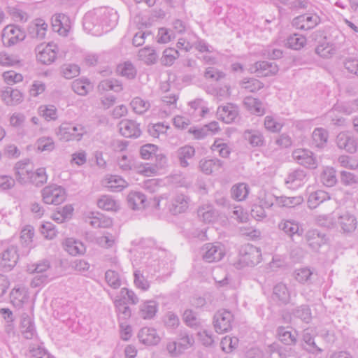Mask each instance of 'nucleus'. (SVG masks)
I'll return each mask as SVG.
<instances>
[{"mask_svg": "<svg viewBox=\"0 0 358 358\" xmlns=\"http://www.w3.org/2000/svg\"><path fill=\"white\" fill-rule=\"evenodd\" d=\"M118 20L117 11L110 8H99L87 13L83 18L84 29L93 34H101L115 27Z\"/></svg>", "mask_w": 358, "mask_h": 358, "instance_id": "f257e3e1", "label": "nucleus"}, {"mask_svg": "<svg viewBox=\"0 0 358 358\" xmlns=\"http://www.w3.org/2000/svg\"><path fill=\"white\" fill-rule=\"evenodd\" d=\"M262 259V253L259 248L251 244H246L241 247L236 268L243 266H254L259 264Z\"/></svg>", "mask_w": 358, "mask_h": 358, "instance_id": "f03ea898", "label": "nucleus"}, {"mask_svg": "<svg viewBox=\"0 0 358 358\" xmlns=\"http://www.w3.org/2000/svg\"><path fill=\"white\" fill-rule=\"evenodd\" d=\"M86 132L85 127L82 124L64 122L59 126L56 134L59 139L69 141H80Z\"/></svg>", "mask_w": 358, "mask_h": 358, "instance_id": "7ed1b4c3", "label": "nucleus"}, {"mask_svg": "<svg viewBox=\"0 0 358 358\" xmlns=\"http://www.w3.org/2000/svg\"><path fill=\"white\" fill-rule=\"evenodd\" d=\"M41 196L46 204L59 205L65 201L66 192L61 186L52 185L41 190Z\"/></svg>", "mask_w": 358, "mask_h": 358, "instance_id": "20e7f679", "label": "nucleus"}, {"mask_svg": "<svg viewBox=\"0 0 358 358\" xmlns=\"http://www.w3.org/2000/svg\"><path fill=\"white\" fill-rule=\"evenodd\" d=\"M203 259L208 263L220 261L225 255L223 245L220 243H208L205 244L201 250Z\"/></svg>", "mask_w": 358, "mask_h": 358, "instance_id": "39448f33", "label": "nucleus"}, {"mask_svg": "<svg viewBox=\"0 0 358 358\" xmlns=\"http://www.w3.org/2000/svg\"><path fill=\"white\" fill-rule=\"evenodd\" d=\"M233 321L234 316L230 311L226 309L219 310L213 317L215 331L218 334H223L230 331Z\"/></svg>", "mask_w": 358, "mask_h": 358, "instance_id": "423d86ee", "label": "nucleus"}, {"mask_svg": "<svg viewBox=\"0 0 358 358\" xmlns=\"http://www.w3.org/2000/svg\"><path fill=\"white\" fill-rule=\"evenodd\" d=\"M3 44L11 47L25 38V34L18 27L9 24L5 27L1 34Z\"/></svg>", "mask_w": 358, "mask_h": 358, "instance_id": "0eeeda50", "label": "nucleus"}, {"mask_svg": "<svg viewBox=\"0 0 358 358\" xmlns=\"http://www.w3.org/2000/svg\"><path fill=\"white\" fill-rule=\"evenodd\" d=\"M18 259L17 247L10 245L0 254V266L4 271H9L16 265Z\"/></svg>", "mask_w": 358, "mask_h": 358, "instance_id": "6e6552de", "label": "nucleus"}, {"mask_svg": "<svg viewBox=\"0 0 358 358\" xmlns=\"http://www.w3.org/2000/svg\"><path fill=\"white\" fill-rule=\"evenodd\" d=\"M294 159L300 165L306 168L315 169L317 166V162L313 153L306 149H296L293 151Z\"/></svg>", "mask_w": 358, "mask_h": 358, "instance_id": "1a4fd4ad", "label": "nucleus"}, {"mask_svg": "<svg viewBox=\"0 0 358 358\" xmlns=\"http://www.w3.org/2000/svg\"><path fill=\"white\" fill-rule=\"evenodd\" d=\"M56 45L41 44L36 48L37 59L44 64H50L56 58Z\"/></svg>", "mask_w": 358, "mask_h": 358, "instance_id": "9d476101", "label": "nucleus"}, {"mask_svg": "<svg viewBox=\"0 0 358 358\" xmlns=\"http://www.w3.org/2000/svg\"><path fill=\"white\" fill-rule=\"evenodd\" d=\"M120 134L126 138H138L141 134L139 124L128 119L121 120L118 125Z\"/></svg>", "mask_w": 358, "mask_h": 358, "instance_id": "9b49d317", "label": "nucleus"}, {"mask_svg": "<svg viewBox=\"0 0 358 358\" xmlns=\"http://www.w3.org/2000/svg\"><path fill=\"white\" fill-rule=\"evenodd\" d=\"M178 97L173 94H166L162 96V104L158 111L160 118H166L173 113L176 109Z\"/></svg>", "mask_w": 358, "mask_h": 358, "instance_id": "f8f14e48", "label": "nucleus"}, {"mask_svg": "<svg viewBox=\"0 0 358 358\" xmlns=\"http://www.w3.org/2000/svg\"><path fill=\"white\" fill-rule=\"evenodd\" d=\"M320 22V17L317 15H301L295 17L292 24L298 29L310 30L313 29Z\"/></svg>", "mask_w": 358, "mask_h": 358, "instance_id": "ddd939ff", "label": "nucleus"}, {"mask_svg": "<svg viewBox=\"0 0 358 358\" xmlns=\"http://www.w3.org/2000/svg\"><path fill=\"white\" fill-rule=\"evenodd\" d=\"M33 171L32 165L27 162H18L15 166V176L17 181L21 184L29 183Z\"/></svg>", "mask_w": 358, "mask_h": 358, "instance_id": "4468645a", "label": "nucleus"}, {"mask_svg": "<svg viewBox=\"0 0 358 358\" xmlns=\"http://www.w3.org/2000/svg\"><path fill=\"white\" fill-rule=\"evenodd\" d=\"M238 115V107L230 103L218 107L217 110V118L227 124L233 122L237 117Z\"/></svg>", "mask_w": 358, "mask_h": 358, "instance_id": "2eb2a0df", "label": "nucleus"}, {"mask_svg": "<svg viewBox=\"0 0 358 358\" xmlns=\"http://www.w3.org/2000/svg\"><path fill=\"white\" fill-rule=\"evenodd\" d=\"M336 144L340 149L348 152L354 153L357 149V141L350 134L341 132L336 136Z\"/></svg>", "mask_w": 358, "mask_h": 358, "instance_id": "dca6fc26", "label": "nucleus"}, {"mask_svg": "<svg viewBox=\"0 0 358 358\" xmlns=\"http://www.w3.org/2000/svg\"><path fill=\"white\" fill-rule=\"evenodd\" d=\"M338 224L345 233L354 231L357 225L355 216L349 212H343L338 217Z\"/></svg>", "mask_w": 358, "mask_h": 358, "instance_id": "f3484780", "label": "nucleus"}, {"mask_svg": "<svg viewBox=\"0 0 358 358\" xmlns=\"http://www.w3.org/2000/svg\"><path fill=\"white\" fill-rule=\"evenodd\" d=\"M278 71L275 62L261 61L255 64V72L258 76L267 77L275 75Z\"/></svg>", "mask_w": 358, "mask_h": 358, "instance_id": "a211bd4d", "label": "nucleus"}, {"mask_svg": "<svg viewBox=\"0 0 358 358\" xmlns=\"http://www.w3.org/2000/svg\"><path fill=\"white\" fill-rule=\"evenodd\" d=\"M102 185L109 191L121 192L127 186V182L121 177L116 175L106 176L102 180Z\"/></svg>", "mask_w": 358, "mask_h": 358, "instance_id": "6ab92c4d", "label": "nucleus"}, {"mask_svg": "<svg viewBox=\"0 0 358 358\" xmlns=\"http://www.w3.org/2000/svg\"><path fill=\"white\" fill-rule=\"evenodd\" d=\"M306 239L308 245L314 250H318L327 242L326 236L317 229L308 230L306 234Z\"/></svg>", "mask_w": 358, "mask_h": 358, "instance_id": "aec40b11", "label": "nucleus"}, {"mask_svg": "<svg viewBox=\"0 0 358 358\" xmlns=\"http://www.w3.org/2000/svg\"><path fill=\"white\" fill-rule=\"evenodd\" d=\"M189 198L185 194L176 196L171 201L169 210L173 215L184 213L189 206Z\"/></svg>", "mask_w": 358, "mask_h": 358, "instance_id": "412c9836", "label": "nucleus"}, {"mask_svg": "<svg viewBox=\"0 0 358 358\" xmlns=\"http://www.w3.org/2000/svg\"><path fill=\"white\" fill-rule=\"evenodd\" d=\"M69 18L64 14L55 15L52 18L53 29L60 35L65 36L70 29Z\"/></svg>", "mask_w": 358, "mask_h": 358, "instance_id": "4be33fe9", "label": "nucleus"}, {"mask_svg": "<svg viewBox=\"0 0 358 358\" xmlns=\"http://www.w3.org/2000/svg\"><path fill=\"white\" fill-rule=\"evenodd\" d=\"M138 337L141 343L149 345H157L160 341L156 330L150 327L142 328L138 334Z\"/></svg>", "mask_w": 358, "mask_h": 358, "instance_id": "5701e85b", "label": "nucleus"}, {"mask_svg": "<svg viewBox=\"0 0 358 358\" xmlns=\"http://www.w3.org/2000/svg\"><path fill=\"white\" fill-rule=\"evenodd\" d=\"M10 301L13 305L18 308L23 306L29 301V292L25 287L14 288L10 292Z\"/></svg>", "mask_w": 358, "mask_h": 358, "instance_id": "b1692460", "label": "nucleus"}, {"mask_svg": "<svg viewBox=\"0 0 358 358\" xmlns=\"http://www.w3.org/2000/svg\"><path fill=\"white\" fill-rule=\"evenodd\" d=\"M295 280L301 284L311 285L313 283L317 274L313 269L308 267L296 269L294 273Z\"/></svg>", "mask_w": 358, "mask_h": 358, "instance_id": "393cba45", "label": "nucleus"}, {"mask_svg": "<svg viewBox=\"0 0 358 358\" xmlns=\"http://www.w3.org/2000/svg\"><path fill=\"white\" fill-rule=\"evenodd\" d=\"M158 310V304L155 301H146L139 306L138 315L144 320L153 318Z\"/></svg>", "mask_w": 358, "mask_h": 358, "instance_id": "a878e982", "label": "nucleus"}, {"mask_svg": "<svg viewBox=\"0 0 358 358\" xmlns=\"http://www.w3.org/2000/svg\"><path fill=\"white\" fill-rule=\"evenodd\" d=\"M20 329L26 339H32L36 335L34 322L27 315H22Z\"/></svg>", "mask_w": 358, "mask_h": 358, "instance_id": "bb28decb", "label": "nucleus"}, {"mask_svg": "<svg viewBox=\"0 0 358 358\" xmlns=\"http://www.w3.org/2000/svg\"><path fill=\"white\" fill-rule=\"evenodd\" d=\"M243 138L252 147H262L265 144V139L260 131L248 129L243 133Z\"/></svg>", "mask_w": 358, "mask_h": 358, "instance_id": "cd10ccee", "label": "nucleus"}, {"mask_svg": "<svg viewBox=\"0 0 358 358\" xmlns=\"http://www.w3.org/2000/svg\"><path fill=\"white\" fill-rule=\"evenodd\" d=\"M273 299L280 304H287L290 301V293L286 285L278 283L273 289Z\"/></svg>", "mask_w": 358, "mask_h": 358, "instance_id": "c85d7f7f", "label": "nucleus"}, {"mask_svg": "<svg viewBox=\"0 0 358 358\" xmlns=\"http://www.w3.org/2000/svg\"><path fill=\"white\" fill-rule=\"evenodd\" d=\"M306 180V173L301 169H296L289 173L285 179V183L289 187L296 188L301 186Z\"/></svg>", "mask_w": 358, "mask_h": 358, "instance_id": "c756f323", "label": "nucleus"}, {"mask_svg": "<svg viewBox=\"0 0 358 358\" xmlns=\"http://www.w3.org/2000/svg\"><path fill=\"white\" fill-rule=\"evenodd\" d=\"M63 245L65 250L73 256L82 255L85 252V247L83 243L72 238H66Z\"/></svg>", "mask_w": 358, "mask_h": 358, "instance_id": "7c9ffc66", "label": "nucleus"}, {"mask_svg": "<svg viewBox=\"0 0 358 358\" xmlns=\"http://www.w3.org/2000/svg\"><path fill=\"white\" fill-rule=\"evenodd\" d=\"M279 340L287 345H294L297 341L296 332L292 333L289 327H279L277 329Z\"/></svg>", "mask_w": 358, "mask_h": 358, "instance_id": "2f4dec72", "label": "nucleus"}, {"mask_svg": "<svg viewBox=\"0 0 358 358\" xmlns=\"http://www.w3.org/2000/svg\"><path fill=\"white\" fill-rule=\"evenodd\" d=\"M329 194L323 190H317L310 193L308 198V206L310 208H317L320 203L330 200Z\"/></svg>", "mask_w": 358, "mask_h": 358, "instance_id": "473e14b6", "label": "nucleus"}, {"mask_svg": "<svg viewBox=\"0 0 358 358\" xmlns=\"http://www.w3.org/2000/svg\"><path fill=\"white\" fill-rule=\"evenodd\" d=\"M278 229L282 231L285 234L292 238L293 236L297 234L300 236L299 226L297 222L291 220H282L278 224Z\"/></svg>", "mask_w": 358, "mask_h": 358, "instance_id": "72a5a7b5", "label": "nucleus"}, {"mask_svg": "<svg viewBox=\"0 0 358 358\" xmlns=\"http://www.w3.org/2000/svg\"><path fill=\"white\" fill-rule=\"evenodd\" d=\"M145 201V196L139 192H131L127 196L128 205L133 210L143 208Z\"/></svg>", "mask_w": 358, "mask_h": 358, "instance_id": "f704fd0d", "label": "nucleus"}, {"mask_svg": "<svg viewBox=\"0 0 358 358\" xmlns=\"http://www.w3.org/2000/svg\"><path fill=\"white\" fill-rule=\"evenodd\" d=\"M243 103L245 107L255 115H263L265 113V108L263 103L257 99L247 96L244 99Z\"/></svg>", "mask_w": 358, "mask_h": 358, "instance_id": "c9c22d12", "label": "nucleus"}, {"mask_svg": "<svg viewBox=\"0 0 358 358\" xmlns=\"http://www.w3.org/2000/svg\"><path fill=\"white\" fill-rule=\"evenodd\" d=\"M222 165L223 162L217 158L201 160L199 163L201 171L208 175L218 171Z\"/></svg>", "mask_w": 358, "mask_h": 358, "instance_id": "e433bc0d", "label": "nucleus"}, {"mask_svg": "<svg viewBox=\"0 0 358 358\" xmlns=\"http://www.w3.org/2000/svg\"><path fill=\"white\" fill-rule=\"evenodd\" d=\"M198 216L206 223L214 222L217 218V213L210 205H203L198 209Z\"/></svg>", "mask_w": 358, "mask_h": 358, "instance_id": "4c0bfd02", "label": "nucleus"}, {"mask_svg": "<svg viewBox=\"0 0 358 358\" xmlns=\"http://www.w3.org/2000/svg\"><path fill=\"white\" fill-rule=\"evenodd\" d=\"M48 24L43 19H36L29 27V32L33 37L43 39L45 36Z\"/></svg>", "mask_w": 358, "mask_h": 358, "instance_id": "58836bf2", "label": "nucleus"}, {"mask_svg": "<svg viewBox=\"0 0 358 358\" xmlns=\"http://www.w3.org/2000/svg\"><path fill=\"white\" fill-rule=\"evenodd\" d=\"M195 154L194 148L189 145H185L180 148L177 150V157L180 164L182 167H187L189 165L188 159H192Z\"/></svg>", "mask_w": 358, "mask_h": 358, "instance_id": "ea45409f", "label": "nucleus"}, {"mask_svg": "<svg viewBox=\"0 0 358 358\" xmlns=\"http://www.w3.org/2000/svg\"><path fill=\"white\" fill-rule=\"evenodd\" d=\"M315 331L308 328L303 331V341L308 345L307 350L313 353L321 352L322 351L314 341Z\"/></svg>", "mask_w": 358, "mask_h": 358, "instance_id": "a19ab883", "label": "nucleus"}, {"mask_svg": "<svg viewBox=\"0 0 358 358\" xmlns=\"http://www.w3.org/2000/svg\"><path fill=\"white\" fill-rule=\"evenodd\" d=\"M231 197L235 200L243 201L249 194V187L243 182L236 184L231 187Z\"/></svg>", "mask_w": 358, "mask_h": 358, "instance_id": "79ce46f5", "label": "nucleus"}, {"mask_svg": "<svg viewBox=\"0 0 358 358\" xmlns=\"http://www.w3.org/2000/svg\"><path fill=\"white\" fill-rule=\"evenodd\" d=\"M22 98V93L17 90L8 88L2 93V99L7 105H15Z\"/></svg>", "mask_w": 358, "mask_h": 358, "instance_id": "37998d69", "label": "nucleus"}, {"mask_svg": "<svg viewBox=\"0 0 358 358\" xmlns=\"http://www.w3.org/2000/svg\"><path fill=\"white\" fill-rule=\"evenodd\" d=\"M98 90L99 92L112 90L115 92H119L122 90V85L120 82L116 79H105L99 83Z\"/></svg>", "mask_w": 358, "mask_h": 358, "instance_id": "c03bdc74", "label": "nucleus"}, {"mask_svg": "<svg viewBox=\"0 0 358 358\" xmlns=\"http://www.w3.org/2000/svg\"><path fill=\"white\" fill-rule=\"evenodd\" d=\"M276 203L281 207L294 208L303 201V199L301 196L287 197L281 196L275 198Z\"/></svg>", "mask_w": 358, "mask_h": 358, "instance_id": "a18cd8bd", "label": "nucleus"}, {"mask_svg": "<svg viewBox=\"0 0 358 358\" xmlns=\"http://www.w3.org/2000/svg\"><path fill=\"white\" fill-rule=\"evenodd\" d=\"M329 134L323 128H315L313 132V143L317 148H322L327 143Z\"/></svg>", "mask_w": 358, "mask_h": 358, "instance_id": "49530a36", "label": "nucleus"}, {"mask_svg": "<svg viewBox=\"0 0 358 358\" xmlns=\"http://www.w3.org/2000/svg\"><path fill=\"white\" fill-rule=\"evenodd\" d=\"M138 57L147 64H152L156 62L158 55L152 48L145 47L138 51Z\"/></svg>", "mask_w": 358, "mask_h": 358, "instance_id": "de8ad7c7", "label": "nucleus"}, {"mask_svg": "<svg viewBox=\"0 0 358 358\" xmlns=\"http://www.w3.org/2000/svg\"><path fill=\"white\" fill-rule=\"evenodd\" d=\"M130 106L135 113L142 115L148 110L150 103L148 101L136 96L131 100Z\"/></svg>", "mask_w": 358, "mask_h": 358, "instance_id": "09e8293b", "label": "nucleus"}, {"mask_svg": "<svg viewBox=\"0 0 358 358\" xmlns=\"http://www.w3.org/2000/svg\"><path fill=\"white\" fill-rule=\"evenodd\" d=\"M210 149L213 152H217L223 158L228 157L231 153L229 146L221 138L215 139Z\"/></svg>", "mask_w": 358, "mask_h": 358, "instance_id": "8fccbe9b", "label": "nucleus"}, {"mask_svg": "<svg viewBox=\"0 0 358 358\" xmlns=\"http://www.w3.org/2000/svg\"><path fill=\"white\" fill-rule=\"evenodd\" d=\"M90 87L91 85L87 79H76L71 85L73 92L82 96L87 94Z\"/></svg>", "mask_w": 358, "mask_h": 358, "instance_id": "3c124183", "label": "nucleus"}, {"mask_svg": "<svg viewBox=\"0 0 358 358\" xmlns=\"http://www.w3.org/2000/svg\"><path fill=\"white\" fill-rule=\"evenodd\" d=\"M321 181L327 187H333L337 182L336 171L331 167L324 168L321 174Z\"/></svg>", "mask_w": 358, "mask_h": 358, "instance_id": "603ef678", "label": "nucleus"}, {"mask_svg": "<svg viewBox=\"0 0 358 358\" xmlns=\"http://www.w3.org/2000/svg\"><path fill=\"white\" fill-rule=\"evenodd\" d=\"M97 206L99 208L108 211H116L119 208L117 203L111 196L107 195L99 199Z\"/></svg>", "mask_w": 358, "mask_h": 358, "instance_id": "864d4df0", "label": "nucleus"}, {"mask_svg": "<svg viewBox=\"0 0 358 358\" xmlns=\"http://www.w3.org/2000/svg\"><path fill=\"white\" fill-rule=\"evenodd\" d=\"M50 268V263L47 259L39 261L36 264L27 266V271L29 273H37V275L45 274V273Z\"/></svg>", "mask_w": 358, "mask_h": 358, "instance_id": "5fc2aeb1", "label": "nucleus"}, {"mask_svg": "<svg viewBox=\"0 0 358 358\" xmlns=\"http://www.w3.org/2000/svg\"><path fill=\"white\" fill-rule=\"evenodd\" d=\"M48 176L45 168H39L36 171H32L30 181L36 186H41L47 182Z\"/></svg>", "mask_w": 358, "mask_h": 358, "instance_id": "6e6d98bb", "label": "nucleus"}, {"mask_svg": "<svg viewBox=\"0 0 358 358\" xmlns=\"http://www.w3.org/2000/svg\"><path fill=\"white\" fill-rule=\"evenodd\" d=\"M105 280L108 286L113 289H118L122 285L120 274L113 270H108L106 272Z\"/></svg>", "mask_w": 358, "mask_h": 358, "instance_id": "4d7b16f0", "label": "nucleus"}, {"mask_svg": "<svg viewBox=\"0 0 358 358\" xmlns=\"http://www.w3.org/2000/svg\"><path fill=\"white\" fill-rule=\"evenodd\" d=\"M293 315L306 323H309L312 319L311 310L308 305H301L292 311Z\"/></svg>", "mask_w": 358, "mask_h": 358, "instance_id": "13d9d810", "label": "nucleus"}, {"mask_svg": "<svg viewBox=\"0 0 358 358\" xmlns=\"http://www.w3.org/2000/svg\"><path fill=\"white\" fill-rule=\"evenodd\" d=\"M40 115L47 121L55 120L57 118V110L53 105H43L38 108Z\"/></svg>", "mask_w": 358, "mask_h": 358, "instance_id": "bf43d9fd", "label": "nucleus"}, {"mask_svg": "<svg viewBox=\"0 0 358 358\" xmlns=\"http://www.w3.org/2000/svg\"><path fill=\"white\" fill-rule=\"evenodd\" d=\"M179 348L184 352L185 350L189 348L194 343V339L192 335H190L185 331H180L177 341Z\"/></svg>", "mask_w": 358, "mask_h": 358, "instance_id": "052dcab7", "label": "nucleus"}, {"mask_svg": "<svg viewBox=\"0 0 358 358\" xmlns=\"http://www.w3.org/2000/svg\"><path fill=\"white\" fill-rule=\"evenodd\" d=\"M306 43V38L302 35L294 34L288 37L287 44L289 48L299 50Z\"/></svg>", "mask_w": 358, "mask_h": 358, "instance_id": "680f3d73", "label": "nucleus"}, {"mask_svg": "<svg viewBox=\"0 0 358 358\" xmlns=\"http://www.w3.org/2000/svg\"><path fill=\"white\" fill-rule=\"evenodd\" d=\"M240 85L242 88L249 92L258 91L263 87V84L259 80L255 78L244 79L241 82Z\"/></svg>", "mask_w": 358, "mask_h": 358, "instance_id": "e2e57ef3", "label": "nucleus"}, {"mask_svg": "<svg viewBox=\"0 0 358 358\" xmlns=\"http://www.w3.org/2000/svg\"><path fill=\"white\" fill-rule=\"evenodd\" d=\"M264 124L265 129L272 133L279 132L282 127V124L271 115L265 117Z\"/></svg>", "mask_w": 358, "mask_h": 358, "instance_id": "0e129e2a", "label": "nucleus"}, {"mask_svg": "<svg viewBox=\"0 0 358 358\" xmlns=\"http://www.w3.org/2000/svg\"><path fill=\"white\" fill-rule=\"evenodd\" d=\"M36 144L38 150L42 152H51L55 148V142L51 137H41L38 139Z\"/></svg>", "mask_w": 358, "mask_h": 358, "instance_id": "69168bd1", "label": "nucleus"}, {"mask_svg": "<svg viewBox=\"0 0 358 358\" xmlns=\"http://www.w3.org/2000/svg\"><path fill=\"white\" fill-rule=\"evenodd\" d=\"M238 344V339L236 337H231L226 336L224 337L220 343L222 349L225 352H231L235 349Z\"/></svg>", "mask_w": 358, "mask_h": 358, "instance_id": "338daca9", "label": "nucleus"}, {"mask_svg": "<svg viewBox=\"0 0 358 358\" xmlns=\"http://www.w3.org/2000/svg\"><path fill=\"white\" fill-rule=\"evenodd\" d=\"M29 353L31 358H52L50 353L42 346H30Z\"/></svg>", "mask_w": 358, "mask_h": 358, "instance_id": "774afa93", "label": "nucleus"}]
</instances>
